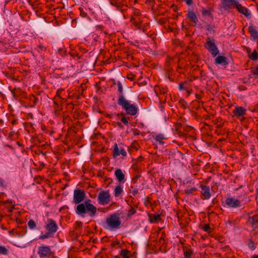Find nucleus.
Returning <instances> with one entry per match:
<instances>
[{
  "label": "nucleus",
  "mask_w": 258,
  "mask_h": 258,
  "mask_svg": "<svg viewBox=\"0 0 258 258\" xmlns=\"http://www.w3.org/2000/svg\"><path fill=\"white\" fill-rule=\"evenodd\" d=\"M85 192L80 189H76L74 191L73 201L75 204H78L76 207V213L82 217L85 214H88L91 217L95 216L97 213V208L91 204V201H85L84 203H81L85 199Z\"/></svg>",
  "instance_id": "obj_1"
},
{
  "label": "nucleus",
  "mask_w": 258,
  "mask_h": 258,
  "mask_svg": "<svg viewBox=\"0 0 258 258\" xmlns=\"http://www.w3.org/2000/svg\"><path fill=\"white\" fill-rule=\"evenodd\" d=\"M121 221L118 213H114L109 215L103 223V227L107 230H114L120 227Z\"/></svg>",
  "instance_id": "obj_2"
},
{
  "label": "nucleus",
  "mask_w": 258,
  "mask_h": 258,
  "mask_svg": "<svg viewBox=\"0 0 258 258\" xmlns=\"http://www.w3.org/2000/svg\"><path fill=\"white\" fill-rule=\"evenodd\" d=\"M117 104L121 106L126 113L132 116L136 115L139 111L137 105L135 104H132L131 101L127 100L125 98L122 97L118 99Z\"/></svg>",
  "instance_id": "obj_3"
},
{
  "label": "nucleus",
  "mask_w": 258,
  "mask_h": 258,
  "mask_svg": "<svg viewBox=\"0 0 258 258\" xmlns=\"http://www.w3.org/2000/svg\"><path fill=\"white\" fill-rule=\"evenodd\" d=\"M58 228L57 224L54 220L52 219H48L45 226L46 232L44 234L40 236L39 239L44 240L53 237Z\"/></svg>",
  "instance_id": "obj_4"
},
{
  "label": "nucleus",
  "mask_w": 258,
  "mask_h": 258,
  "mask_svg": "<svg viewBox=\"0 0 258 258\" xmlns=\"http://www.w3.org/2000/svg\"><path fill=\"white\" fill-rule=\"evenodd\" d=\"M205 47L214 56H216L219 53L215 44V40L213 38L208 37L206 42L205 43Z\"/></svg>",
  "instance_id": "obj_5"
},
{
  "label": "nucleus",
  "mask_w": 258,
  "mask_h": 258,
  "mask_svg": "<svg viewBox=\"0 0 258 258\" xmlns=\"http://www.w3.org/2000/svg\"><path fill=\"white\" fill-rule=\"evenodd\" d=\"M109 4L123 14L127 9V4L126 1L120 0H109Z\"/></svg>",
  "instance_id": "obj_6"
},
{
  "label": "nucleus",
  "mask_w": 258,
  "mask_h": 258,
  "mask_svg": "<svg viewBox=\"0 0 258 258\" xmlns=\"http://www.w3.org/2000/svg\"><path fill=\"white\" fill-rule=\"evenodd\" d=\"M38 254L40 257H50L53 255V253L51 250L50 246L41 245L38 248Z\"/></svg>",
  "instance_id": "obj_7"
},
{
  "label": "nucleus",
  "mask_w": 258,
  "mask_h": 258,
  "mask_svg": "<svg viewBox=\"0 0 258 258\" xmlns=\"http://www.w3.org/2000/svg\"><path fill=\"white\" fill-rule=\"evenodd\" d=\"M98 202L101 205L108 204L110 202V195L108 190H103L98 196Z\"/></svg>",
  "instance_id": "obj_8"
},
{
  "label": "nucleus",
  "mask_w": 258,
  "mask_h": 258,
  "mask_svg": "<svg viewBox=\"0 0 258 258\" xmlns=\"http://www.w3.org/2000/svg\"><path fill=\"white\" fill-rule=\"evenodd\" d=\"M226 204L229 207L236 208L240 207L241 202L234 197H228L225 200Z\"/></svg>",
  "instance_id": "obj_9"
},
{
  "label": "nucleus",
  "mask_w": 258,
  "mask_h": 258,
  "mask_svg": "<svg viewBox=\"0 0 258 258\" xmlns=\"http://www.w3.org/2000/svg\"><path fill=\"white\" fill-rule=\"evenodd\" d=\"M222 7L225 10H228L232 8H235L238 4V1L236 0H221Z\"/></svg>",
  "instance_id": "obj_10"
},
{
  "label": "nucleus",
  "mask_w": 258,
  "mask_h": 258,
  "mask_svg": "<svg viewBox=\"0 0 258 258\" xmlns=\"http://www.w3.org/2000/svg\"><path fill=\"white\" fill-rule=\"evenodd\" d=\"M120 155L125 157L126 156V152L123 148H119L117 144H115L113 146V156L115 157Z\"/></svg>",
  "instance_id": "obj_11"
},
{
  "label": "nucleus",
  "mask_w": 258,
  "mask_h": 258,
  "mask_svg": "<svg viewBox=\"0 0 258 258\" xmlns=\"http://www.w3.org/2000/svg\"><path fill=\"white\" fill-rule=\"evenodd\" d=\"M235 8L238 12L241 13L247 18H250L251 13L250 11L245 7L242 6L241 4L238 2V4L236 5Z\"/></svg>",
  "instance_id": "obj_12"
},
{
  "label": "nucleus",
  "mask_w": 258,
  "mask_h": 258,
  "mask_svg": "<svg viewBox=\"0 0 258 258\" xmlns=\"http://www.w3.org/2000/svg\"><path fill=\"white\" fill-rule=\"evenodd\" d=\"M247 224L251 226L253 229L258 227V214H255L252 217H249L247 221Z\"/></svg>",
  "instance_id": "obj_13"
},
{
  "label": "nucleus",
  "mask_w": 258,
  "mask_h": 258,
  "mask_svg": "<svg viewBox=\"0 0 258 258\" xmlns=\"http://www.w3.org/2000/svg\"><path fill=\"white\" fill-rule=\"evenodd\" d=\"M246 112V110L241 106H236L233 110V113L237 117L245 115Z\"/></svg>",
  "instance_id": "obj_14"
},
{
  "label": "nucleus",
  "mask_w": 258,
  "mask_h": 258,
  "mask_svg": "<svg viewBox=\"0 0 258 258\" xmlns=\"http://www.w3.org/2000/svg\"><path fill=\"white\" fill-rule=\"evenodd\" d=\"M114 175L120 183H124L125 182V175L120 169H117L114 172Z\"/></svg>",
  "instance_id": "obj_15"
},
{
  "label": "nucleus",
  "mask_w": 258,
  "mask_h": 258,
  "mask_svg": "<svg viewBox=\"0 0 258 258\" xmlns=\"http://www.w3.org/2000/svg\"><path fill=\"white\" fill-rule=\"evenodd\" d=\"M201 192L205 199H209L211 197L210 187L206 185H201Z\"/></svg>",
  "instance_id": "obj_16"
},
{
  "label": "nucleus",
  "mask_w": 258,
  "mask_h": 258,
  "mask_svg": "<svg viewBox=\"0 0 258 258\" xmlns=\"http://www.w3.org/2000/svg\"><path fill=\"white\" fill-rule=\"evenodd\" d=\"M149 220L151 223H157L161 221V217L159 214H149Z\"/></svg>",
  "instance_id": "obj_17"
},
{
  "label": "nucleus",
  "mask_w": 258,
  "mask_h": 258,
  "mask_svg": "<svg viewBox=\"0 0 258 258\" xmlns=\"http://www.w3.org/2000/svg\"><path fill=\"white\" fill-rule=\"evenodd\" d=\"M215 63L226 66L228 64L227 58L224 56H218L215 59Z\"/></svg>",
  "instance_id": "obj_18"
},
{
  "label": "nucleus",
  "mask_w": 258,
  "mask_h": 258,
  "mask_svg": "<svg viewBox=\"0 0 258 258\" xmlns=\"http://www.w3.org/2000/svg\"><path fill=\"white\" fill-rule=\"evenodd\" d=\"M186 17L188 18L191 21L197 24L199 20L198 17L194 12L192 11H189L188 13L186 14Z\"/></svg>",
  "instance_id": "obj_19"
},
{
  "label": "nucleus",
  "mask_w": 258,
  "mask_h": 258,
  "mask_svg": "<svg viewBox=\"0 0 258 258\" xmlns=\"http://www.w3.org/2000/svg\"><path fill=\"white\" fill-rule=\"evenodd\" d=\"M248 31L250 34L251 37L254 40H256L258 38V32L253 26H249L248 28Z\"/></svg>",
  "instance_id": "obj_20"
},
{
  "label": "nucleus",
  "mask_w": 258,
  "mask_h": 258,
  "mask_svg": "<svg viewBox=\"0 0 258 258\" xmlns=\"http://www.w3.org/2000/svg\"><path fill=\"white\" fill-rule=\"evenodd\" d=\"M183 250L184 258H191L193 253V250L191 249L185 247Z\"/></svg>",
  "instance_id": "obj_21"
},
{
  "label": "nucleus",
  "mask_w": 258,
  "mask_h": 258,
  "mask_svg": "<svg viewBox=\"0 0 258 258\" xmlns=\"http://www.w3.org/2000/svg\"><path fill=\"white\" fill-rule=\"evenodd\" d=\"M1 203L7 206V207L9 208V211L10 212L12 211L13 209L15 207V204L13 203L12 201L7 200L6 201H2Z\"/></svg>",
  "instance_id": "obj_22"
},
{
  "label": "nucleus",
  "mask_w": 258,
  "mask_h": 258,
  "mask_svg": "<svg viewBox=\"0 0 258 258\" xmlns=\"http://www.w3.org/2000/svg\"><path fill=\"white\" fill-rule=\"evenodd\" d=\"M165 139L166 138L165 137L164 135L162 134H159L157 135L155 138V141L161 145L164 144L165 142L163 141V140Z\"/></svg>",
  "instance_id": "obj_23"
},
{
  "label": "nucleus",
  "mask_w": 258,
  "mask_h": 258,
  "mask_svg": "<svg viewBox=\"0 0 258 258\" xmlns=\"http://www.w3.org/2000/svg\"><path fill=\"white\" fill-rule=\"evenodd\" d=\"M123 190L121 186L118 185L116 186L114 189V195L115 197H119L122 192Z\"/></svg>",
  "instance_id": "obj_24"
},
{
  "label": "nucleus",
  "mask_w": 258,
  "mask_h": 258,
  "mask_svg": "<svg viewBox=\"0 0 258 258\" xmlns=\"http://www.w3.org/2000/svg\"><path fill=\"white\" fill-rule=\"evenodd\" d=\"M117 91L119 93V95L118 99H120V98L121 97H122L123 98H125V97L123 95V87H122L121 83L119 81H118L117 83Z\"/></svg>",
  "instance_id": "obj_25"
},
{
  "label": "nucleus",
  "mask_w": 258,
  "mask_h": 258,
  "mask_svg": "<svg viewBox=\"0 0 258 258\" xmlns=\"http://www.w3.org/2000/svg\"><path fill=\"white\" fill-rule=\"evenodd\" d=\"M155 92L157 96H159V94H164L167 92V90L164 88H160L158 86H156L155 87Z\"/></svg>",
  "instance_id": "obj_26"
},
{
  "label": "nucleus",
  "mask_w": 258,
  "mask_h": 258,
  "mask_svg": "<svg viewBox=\"0 0 258 258\" xmlns=\"http://www.w3.org/2000/svg\"><path fill=\"white\" fill-rule=\"evenodd\" d=\"M29 100L31 102L33 103L32 105H31V107H34L38 102V98L36 97L34 95H31L29 96Z\"/></svg>",
  "instance_id": "obj_27"
},
{
  "label": "nucleus",
  "mask_w": 258,
  "mask_h": 258,
  "mask_svg": "<svg viewBox=\"0 0 258 258\" xmlns=\"http://www.w3.org/2000/svg\"><path fill=\"white\" fill-rule=\"evenodd\" d=\"M213 10L211 8L209 9H206L205 8L202 9V13L204 16H211Z\"/></svg>",
  "instance_id": "obj_28"
},
{
  "label": "nucleus",
  "mask_w": 258,
  "mask_h": 258,
  "mask_svg": "<svg viewBox=\"0 0 258 258\" xmlns=\"http://www.w3.org/2000/svg\"><path fill=\"white\" fill-rule=\"evenodd\" d=\"M197 190V188L195 187H187L184 190V192L186 195H189L192 194L194 192L196 191Z\"/></svg>",
  "instance_id": "obj_29"
},
{
  "label": "nucleus",
  "mask_w": 258,
  "mask_h": 258,
  "mask_svg": "<svg viewBox=\"0 0 258 258\" xmlns=\"http://www.w3.org/2000/svg\"><path fill=\"white\" fill-rule=\"evenodd\" d=\"M53 107L55 110V111L56 112L60 111L61 108L56 99V97H55L53 99Z\"/></svg>",
  "instance_id": "obj_30"
},
{
  "label": "nucleus",
  "mask_w": 258,
  "mask_h": 258,
  "mask_svg": "<svg viewBox=\"0 0 258 258\" xmlns=\"http://www.w3.org/2000/svg\"><path fill=\"white\" fill-rule=\"evenodd\" d=\"M249 57L252 60H256L258 59V53L256 50L249 54Z\"/></svg>",
  "instance_id": "obj_31"
},
{
  "label": "nucleus",
  "mask_w": 258,
  "mask_h": 258,
  "mask_svg": "<svg viewBox=\"0 0 258 258\" xmlns=\"http://www.w3.org/2000/svg\"><path fill=\"white\" fill-rule=\"evenodd\" d=\"M130 251L127 249H122L120 251V255L123 258H130Z\"/></svg>",
  "instance_id": "obj_32"
},
{
  "label": "nucleus",
  "mask_w": 258,
  "mask_h": 258,
  "mask_svg": "<svg viewBox=\"0 0 258 258\" xmlns=\"http://www.w3.org/2000/svg\"><path fill=\"white\" fill-rule=\"evenodd\" d=\"M9 253L8 249L5 246L0 245V254L7 255Z\"/></svg>",
  "instance_id": "obj_33"
},
{
  "label": "nucleus",
  "mask_w": 258,
  "mask_h": 258,
  "mask_svg": "<svg viewBox=\"0 0 258 258\" xmlns=\"http://www.w3.org/2000/svg\"><path fill=\"white\" fill-rule=\"evenodd\" d=\"M28 227L30 229H34L35 228H36V223L35 222V221L32 220V219H30L28 221Z\"/></svg>",
  "instance_id": "obj_34"
},
{
  "label": "nucleus",
  "mask_w": 258,
  "mask_h": 258,
  "mask_svg": "<svg viewBox=\"0 0 258 258\" xmlns=\"http://www.w3.org/2000/svg\"><path fill=\"white\" fill-rule=\"evenodd\" d=\"M247 245L248 247L251 250H254L256 248L255 243L251 240V239H249Z\"/></svg>",
  "instance_id": "obj_35"
},
{
  "label": "nucleus",
  "mask_w": 258,
  "mask_h": 258,
  "mask_svg": "<svg viewBox=\"0 0 258 258\" xmlns=\"http://www.w3.org/2000/svg\"><path fill=\"white\" fill-rule=\"evenodd\" d=\"M136 213V210L133 208L131 207L130 209L128 211L127 216V217H130L132 216L133 215L135 214Z\"/></svg>",
  "instance_id": "obj_36"
},
{
  "label": "nucleus",
  "mask_w": 258,
  "mask_h": 258,
  "mask_svg": "<svg viewBox=\"0 0 258 258\" xmlns=\"http://www.w3.org/2000/svg\"><path fill=\"white\" fill-rule=\"evenodd\" d=\"M131 188L133 189V190L130 191L133 196H135L138 194V189L137 188L134 187L133 185H131Z\"/></svg>",
  "instance_id": "obj_37"
},
{
  "label": "nucleus",
  "mask_w": 258,
  "mask_h": 258,
  "mask_svg": "<svg viewBox=\"0 0 258 258\" xmlns=\"http://www.w3.org/2000/svg\"><path fill=\"white\" fill-rule=\"evenodd\" d=\"M202 229H203L205 231L209 232L210 230V226L209 224H205L202 226Z\"/></svg>",
  "instance_id": "obj_38"
},
{
  "label": "nucleus",
  "mask_w": 258,
  "mask_h": 258,
  "mask_svg": "<svg viewBox=\"0 0 258 258\" xmlns=\"http://www.w3.org/2000/svg\"><path fill=\"white\" fill-rule=\"evenodd\" d=\"M186 84H187L186 82H184V83H180L179 85V90H185L186 88L184 87V85Z\"/></svg>",
  "instance_id": "obj_39"
},
{
  "label": "nucleus",
  "mask_w": 258,
  "mask_h": 258,
  "mask_svg": "<svg viewBox=\"0 0 258 258\" xmlns=\"http://www.w3.org/2000/svg\"><path fill=\"white\" fill-rule=\"evenodd\" d=\"M179 103L183 108H185L186 107V103L183 100H180Z\"/></svg>",
  "instance_id": "obj_40"
},
{
  "label": "nucleus",
  "mask_w": 258,
  "mask_h": 258,
  "mask_svg": "<svg viewBox=\"0 0 258 258\" xmlns=\"http://www.w3.org/2000/svg\"><path fill=\"white\" fill-rule=\"evenodd\" d=\"M0 186L6 187L7 186L5 181L0 177Z\"/></svg>",
  "instance_id": "obj_41"
},
{
  "label": "nucleus",
  "mask_w": 258,
  "mask_h": 258,
  "mask_svg": "<svg viewBox=\"0 0 258 258\" xmlns=\"http://www.w3.org/2000/svg\"><path fill=\"white\" fill-rule=\"evenodd\" d=\"M133 133L134 136H138L140 134L141 132L139 130L135 128L133 130Z\"/></svg>",
  "instance_id": "obj_42"
},
{
  "label": "nucleus",
  "mask_w": 258,
  "mask_h": 258,
  "mask_svg": "<svg viewBox=\"0 0 258 258\" xmlns=\"http://www.w3.org/2000/svg\"><path fill=\"white\" fill-rule=\"evenodd\" d=\"M139 177H140V175H136L132 178V181L133 183V184H135L137 183Z\"/></svg>",
  "instance_id": "obj_43"
},
{
  "label": "nucleus",
  "mask_w": 258,
  "mask_h": 258,
  "mask_svg": "<svg viewBox=\"0 0 258 258\" xmlns=\"http://www.w3.org/2000/svg\"><path fill=\"white\" fill-rule=\"evenodd\" d=\"M177 71L179 73H180V74L184 73L183 69V68H182V67H181V66H180V64H179V65L178 66V67H177Z\"/></svg>",
  "instance_id": "obj_44"
},
{
  "label": "nucleus",
  "mask_w": 258,
  "mask_h": 258,
  "mask_svg": "<svg viewBox=\"0 0 258 258\" xmlns=\"http://www.w3.org/2000/svg\"><path fill=\"white\" fill-rule=\"evenodd\" d=\"M164 236H165V233L164 232H162L161 233V237L160 238V239H159V242L160 243H161L162 242H164Z\"/></svg>",
  "instance_id": "obj_45"
},
{
  "label": "nucleus",
  "mask_w": 258,
  "mask_h": 258,
  "mask_svg": "<svg viewBox=\"0 0 258 258\" xmlns=\"http://www.w3.org/2000/svg\"><path fill=\"white\" fill-rule=\"evenodd\" d=\"M252 72L253 75L258 76V66L252 70Z\"/></svg>",
  "instance_id": "obj_46"
},
{
  "label": "nucleus",
  "mask_w": 258,
  "mask_h": 258,
  "mask_svg": "<svg viewBox=\"0 0 258 258\" xmlns=\"http://www.w3.org/2000/svg\"><path fill=\"white\" fill-rule=\"evenodd\" d=\"M82 223L81 221H77L75 224V228H78L82 226Z\"/></svg>",
  "instance_id": "obj_47"
},
{
  "label": "nucleus",
  "mask_w": 258,
  "mask_h": 258,
  "mask_svg": "<svg viewBox=\"0 0 258 258\" xmlns=\"http://www.w3.org/2000/svg\"><path fill=\"white\" fill-rule=\"evenodd\" d=\"M121 121L125 125H127L128 124V120H127V119L125 117H123L121 118Z\"/></svg>",
  "instance_id": "obj_48"
},
{
  "label": "nucleus",
  "mask_w": 258,
  "mask_h": 258,
  "mask_svg": "<svg viewBox=\"0 0 258 258\" xmlns=\"http://www.w3.org/2000/svg\"><path fill=\"white\" fill-rule=\"evenodd\" d=\"M182 1L185 2V3L188 6H190L193 3L192 0H182Z\"/></svg>",
  "instance_id": "obj_49"
},
{
  "label": "nucleus",
  "mask_w": 258,
  "mask_h": 258,
  "mask_svg": "<svg viewBox=\"0 0 258 258\" xmlns=\"http://www.w3.org/2000/svg\"><path fill=\"white\" fill-rule=\"evenodd\" d=\"M182 124L180 122H178L175 124V129L176 131H178L181 126Z\"/></svg>",
  "instance_id": "obj_50"
},
{
  "label": "nucleus",
  "mask_w": 258,
  "mask_h": 258,
  "mask_svg": "<svg viewBox=\"0 0 258 258\" xmlns=\"http://www.w3.org/2000/svg\"><path fill=\"white\" fill-rule=\"evenodd\" d=\"M7 43V42L6 40L3 39L2 38H0V44L3 45V46H5Z\"/></svg>",
  "instance_id": "obj_51"
},
{
  "label": "nucleus",
  "mask_w": 258,
  "mask_h": 258,
  "mask_svg": "<svg viewBox=\"0 0 258 258\" xmlns=\"http://www.w3.org/2000/svg\"><path fill=\"white\" fill-rule=\"evenodd\" d=\"M133 24H134V25L137 28H139L140 26V22L139 21H138L137 20H136Z\"/></svg>",
  "instance_id": "obj_52"
},
{
  "label": "nucleus",
  "mask_w": 258,
  "mask_h": 258,
  "mask_svg": "<svg viewBox=\"0 0 258 258\" xmlns=\"http://www.w3.org/2000/svg\"><path fill=\"white\" fill-rule=\"evenodd\" d=\"M80 11V13H81V15L82 17H85L86 16L87 14L86 13L83 12V9L82 8H80L79 9Z\"/></svg>",
  "instance_id": "obj_53"
},
{
  "label": "nucleus",
  "mask_w": 258,
  "mask_h": 258,
  "mask_svg": "<svg viewBox=\"0 0 258 258\" xmlns=\"http://www.w3.org/2000/svg\"><path fill=\"white\" fill-rule=\"evenodd\" d=\"M38 47L42 51H44L46 49V48L42 44H39Z\"/></svg>",
  "instance_id": "obj_54"
},
{
  "label": "nucleus",
  "mask_w": 258,
  "mask_h": 258,
  "mask_svg": "<svg viewBox=\"0 0 258 258\" xmlns=\"http://www.w3.org/2000/svg\"><path fill=\"white\" fill-rule=\"evenodd\" d=\"M62 90V89H61V90H60V89H58V90L57 91L56 95V96H55L56 98L57 97H58L59 98L60 97V93H61V92Z\"/></svg>",
  "instance_id": "obj_55"
},
{
  "label": "nucleus",
  "mask_w": 258,
  "mask_h": 258,
  "mask_svg": "<svg viewBox=\"0 0 258 258\" xmlns=\"http://www.w3.org/2000/svg\"><path fill=\"white\" fill-rule=\"evenodd\" d=\"M134 15L135 16H139L140 15V12L138 10H135L134 12Z\"/></svg>",
  "instance_id": "obj_56"
},
{
  "label": "nucleus",
  "mask_w": 258,
  "mask_h": 258,
  "mask_svg": "<svg viewBox=\"0 0 258 258\" xmlns=\"http://www.w3.org/2000/svg\"><path fill=\"white\" fill-rule=\"evenodd\" d=\"M168 78L169 80L170 81L172 82L174 81V78L172 77V75H170V74H169L168 75Z\"/></svg>",
  "instance_id": "obj_57"
},
{
  "label": "nucleus",
  "mask_w": 258,
  "mask_h": 258,
  "mask_svg": "<svg viewBox=\"0 0 258 258\" xmlns=\"http://www.w3.org/2000/svg\"><path fill=\"white\" fill-rule=\"evenodd\" d=\"M137 20L136 19L135 17H134V16H132L131 18V20H130V21L132 22V23H134Z\"/></svg>",
  "instance_id": "obj_58"
},
{
  "label": "nucleus",
  "mask_w": 258,
  "mask_h": 258,
  "mask_svg": "<svg viewBox=\"0 0 258 258\" xmlns=\"http://www.w3.org/2000/svg\"><path fill=\"white\" fill-rule=\"evenodd\" d=\"M58 52L59 54L61 55H63L65 52L64 50H63V49L61 48L59 49Z\"/></svg>",
  "instance_id": "obj_59"
},
{
  "label": "nucleus",
  "mask_w": 258,
  "mask_h": 258,
  "mask_svg": "<svg viewBox=\"0 0 258 258\" xmlns=\"http://www.w3.org/2000/svg\"><path fill=\"white\" fill-rule=\"evenodd\" d=\"M132 168L134 170H137V169L138 168V165L137 164H134L132 165Z\"/></svg>",
  "instance_id": "obj_60"
},
{
  "label": "nucleus",
  "mask_w": 258,
  "mask_h": 258,
  "mask_svg": "<svg viewBox=\"0 0 258 258\" xmlns=\"http://www.w3.org/2000/svg\"><path fill=\"white\" fill-rule=\"evenodd\" d=\"M119 242L117 241H115V242H113L112 243V246L113 247H114V246H115V245H119Z\"/></svg>",
  "instance_id": "obj_61"
},
{
  "label": "nucleus",
  "mask_w": 258,
  "mask_h": 258,
  "mask_svg": "<svg viewBox=\"0 0 258 258\" xmlns=\"http://www.w3.org/2000/svg\"><path fill=\"white\" fill-rule=\"evenodd\" d=\"M174 153L175 155H181V153L180 152H179V151H178V150L174 151Z\"/></svg>",
  "instance_id": "obj_62"
},
{
  "label": "nucleus",
  "mask_w": 258,
  "mask_h": 258,
  "mask_svg": "<svg viewBox=\"0 0 258 258\" xmlns=\"http://www.w3.org/2000/svg\"><path fill=\"white\" fill-rule=\"evenodd\" d=\"M2 153L3 154H4L5 155H9V153L8 152H7V151L4 149L3 151H2Z\"/></svg>",
  "instance_id": "obj_63"
},
{
  "label": "nucleus",
  "mask_w": 258,
  "mask_h": 258,
  "mask_svg": "<svg viewBox=\"0 0 258 258\" xmlns=\"http://www.w3.org/2000/svg\"><path fill=\"white\" fill-rule=\"evenodd\" d=\"M167 71L168 72V74H170L172 72V69L171 68H169L167 69Z\"/></svg>",
  "instance_id": "obj_64"
}]
</instances>
